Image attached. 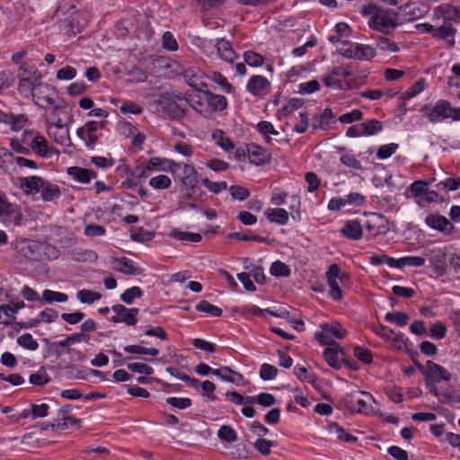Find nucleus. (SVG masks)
<instances>
[{
	"label": "nucleus",
	"instance_id": "1",
	"mask_svg": "<svg viewBox=\"0 0 460 460\" xmlns=\"http://www.w3.org/2000/svg\"><path fill=\"white\" fill-rule=\"evenodd\" d=\"M53 94L54 88L41 83L36 84V89L31 95L35 105L45 111L50 110L49 118L51 119H55L58 115V111L65 108L64 101L55 99Z\"/></svg>",
	"mask_w": 460,
	"mask_h": 460
},
{
	"label": "nucleus",
	"instance_id": "2",
	"mask_svg": "<svg viewBox=\"0 0 460 460\" xmlns=\"http://www.w3.org/2000/svg\"><path fill=\"white\" fill-rule=\"evenodd\" d=\"M420 112L430 123H440L451 119L453 121H460V107L453 108L448 101L438 100L433 106L424 105Z\"/></svg>",
	"mask_w": 460,
	"mask_h": 460
},
{
	"label": "nucleus",
	"instance_id": "3",
	"mask_svg": "<svg viewBox=\"0 0 460 460\" xmlns=\"http://www.w3.org/2000/svg\"><path fill=\"white\" fill-rule=\"evenodd\" d=\"M418 368L426 377L428 383L438 384L441 381L448 382L451 380V374L442 366L428 360L425 366L418 365Z\"/></svg>",
	"mask_w": 460,
	"mask_h": 460
},
{
	"label": "nucleus",
	"instance_id": "4",
	"mask_svg": "<svg viewBox=\"0 0 460 460\" xmlns=\"http://www.w3.org/2000/svg\"><path fill=\"white\" fill-rule=\"evenodd\" d=\"M396 13L383 8L369 18L368 25L372 30L386 32L389 28L396 27Z\"/></svg>",
	"mask_w": 460,
	"mask_h": 460
},
{
	"label": "nucleus",
	"instance_id": "5",
	"mask_svg": "<svg viewBox=\"0 0 460 460\" xmlns=\"http://www.w3.org/2000/svg\"><path fill=\"white\" fill-rule=\"evenodd\" d=\"M426 225L442 234L448 236L456 232L453 223L438 212L429 214L425 218Z\"/></svg>",
	"mask_w": 460,
	"mask_h": 460
},
{
	"label": "nucleus",
	"instance_id": "6",
	"mask_svg": "<svg viewBox=\"0 0 460 460\" xmlns=\"http://www.w3.org/2000/svg\"><path fill=\"white\" fill-rule=\"evenodd\" d=\"M158 106L162 115L169 119H181L185 116V109L170 97H163Z\"/></svg>",
	"mask_w": 460,
	"mask_h": 460
},
{
	"label": "nucleus",
	"instance_id": "7",
	"mask_svg": "<svg viewBox=\"0 0 460 460\" xmlns=\"http://www.w3.org/2000/svg\"><path fill=\"white\" fill-rule=\"evenodd\" d=\"M111 309L116 314L111 322L114 323H124L128 326L136 325L137 323V314L139 309L136 307L127 308L125 305L118 304L114 305Z\"/></svg>",
	"mask_w": 460,
	"mask_h": 460
},
{
	"label": "nucleus",
	"instance_id": "8",
	"mask_svg": "<svg viewBox=\"0 0 460 460\" xmlns=\"http://www.w3.org/2000/svg\"><path fill=\"white\" fill-rule=\"evenodd\" d=\"M181 74L183 75L186 83L197 92H202L207 87L204 81L205 74L199 68L190 66L182 69Z\"/></svg>",
	"mask_w": 460,
	"mask_h": 460
},
{
	"label": "nucleus",
	"instance_id": "9",
	"mask_svg": "<svg viewBox=\"0 0 460 460\" xmlns=\"http://www.w3.org/2000/svg\"><path fill=\"white\" fill-rule=\"evenodd\" d=\"M98 130L97 121H88L83 127L79 128L76 131L78 137H80L90 149H93L97 143L99 137L96 134Z\"/></svg>",
	"mask_w": 460,
	"mask_h": 460
},
{
	"label": "nucleus",
	"instance_id": "10",
	"mask_svg": "<svg viewBox=\"0 0 460 460\" xmlns=\"http://www.w3.org/2000/svg\"><path fill=\"white\" fill-rule=\"evenodd\" d=\"M362 396H367V393L356 391L343 396L341 403L351 412H361L366 407V401Z\"/></svg>",
	"mask_w": 460,
	"mask_h": 460
},
{
	"label": "nucleus",
	"instance_id": "11",
	"mask_svg": "<svg viewBox=\"0 0 460 460\" xmlns=\"http://www.w3.org/2000/svg\"><path fill=\"white\" fill-rule=\"evenodd\" d=\"M19 84L18 91L21 94H33L36 89V84H41V75L39 71L34 67L32 70L31 76H23V75H18Z\"/></svg>",
	"mask_w": 460,
	"mask_h": 460
},
{
	"label": "nucleus",
	"instance_id": "12",
	"mask_svg": "<svg viewBox=\"0 0 460 460\" xmlns=\"http://www.w3.org/2000/svg\"><path fill=\"white\" fill-rule=\"evenodd\" d=\"M372 330L378 335L390 340L391 348L401 350L402 348V340L400 338V332H396L394 328L388 325H380L379 327H373Z\"/></svg>",
	"mask_w": 460,
	"mask_h": 460
},
{
	"label": "nucleus",
	"instance_id": "13",
	"mask_svg": "<svg viewBox=\"0 0 460 460\" xmlns=\"http://www.w3.org/2000/svg\"><path fill=\"white\" fill-rule=\"evenodd\" d=\"M247 155L251 163L261 165L270 162L271 154L256 144L247 145Z\"/></svg>",
	"mask_w": 460,
	"mask_h": 460
},
{
	"label": "nucleus",
	"instance_id": "14",
	"mask_svg": "<svg viewBox=\"0 0 460 460\" xmlns=\"http://www.w3.org/2000/svg\"><path fill=\"white\" fill-rule=\"evenodd\" d=\"M247 90L253 95H262L268 92L270 84L269 80L261 75H252L247 83Z\"/></svg>",
	"mask_w": 460,
	"mask_h": 460
},
{
	"label": "nucleus",
	"instance_id": "15",
	"mask_svg": "<svg viewBox=\"0 0 460 460\" xmlns=\"http://www.w3.org/2000/svg\"><path fill=\"white\" fill-rule=\"evenodd\" d=\"M67 174L71 176L75 181L87 184L91 180L97 177L96 172L79 166H71L67 169Z\"/></svg>",
	"mask_w": 460,
	"mask_h": 460
},
{
	"label": "nucleus",
	"instance_id": "16",
	"mask_svg": "<svg viewBox=\"0 0 460 460\" xmlns=\"http://www.w3.org/2000/svg\"><path fill=\"white\" fill-rule=\"evenodd\" d=\"M204 101L207 108L211 111H221L226 108L227 102L225 96L214 94L210 91L204 92Z\"/></svg>",
	"mask_w": 460,
	"mask_h": 460
},
{
	"label": "nucleus",
	"instance_id": "17",
	"mask_svg": "<svg viewBox=\"0 0 460 460\" xmlns=\"http://www.w3.org/2000/svg\"><path fill=\"white\" fill-rule=\"evenodd\" d=\"M427 7L420 2H410L404 4V21L410 22L422 17Z\"/></svg>",
	"mask_w": 460,
	"mask_h": 460
},
{
	"label": "nucleus",
	"instance_id": "18",
	"mask_svg": "<svg viewBox=\"0 0 460 460\" xmlns=\"http://www.w3.org/2000/svg\"><path fill=\"white\" fill-rule=\"evenodd\" d=\"M216 48L221 59L228 63H234V59L237 58L231 42L223 38L217 40Z\"/></svg>",
	"mask_w": 460,
	"mask_h": 460
},
{
	"label": "nucleus",
	"instance_id": "19",
	"mask_svg": "<svg viewBox=\"0 0 460 460\" xmlns=\"http://www.w3.org/2000/svg\"><path fill=\"white\" fill-rule=\"evenodd\" d=\"M435 13L447 21L460 20V6L443 4L436 7Z\"/></svg>",
	"mask_w": 460,
	"mask_h": 460
},
{
	"label": "nucleus",
	"instance_id": "20",
	"mask_svg": "<svg viewBox=\"0 0 460 460\" xmlns=\"http://www.w3.org/2000/svg\"><path fill=\"white\" fill-rule=\"evenodd\" d=\"M213 375L220 377L222 380L232 384H238L243 379L242 374L233 370L229 367H222L217 369H214Z\"/></svg>",
	"mask_w": 460,
	"mask_h": 460
},
{
	"label": "nucleus",
	"instance_id": "21",
	"mask_svg": "<svg viewBox=\"0 0 460 460\" xmlns=\"http://www.w3.org/2000/svg\"><path fill=\"white\" fill-rule=\"evenodd\" d=\"M44 181L39 176H31L22 179L21 188L24 190L25 194H34L40 191L43 187Z\"/></svg>",
	"mask_w": 460,
	"mask_h": 460
},
{
	"label": "nucleus",
	"instance_id": "22",
	"mask_svg": "<svg viewBox=\"0 0 460 460\" xmlns=\"http://www.w3.org/2000/svg\"><path fill=\"white\" fill-rule=\"evenodd\" d=\"M456 30L451 24H445L435 28L433 37L447 41L451 47L455 45Z\"/></svg>",
	"mask_w": 460,
	"mask_h": 460
},
{
	"label": "nucleus",
	"instance_id": "23",
	"mask_svg": "<svg viewBox=\"0 0 460 460\" xmlns=\"http://www.w3.org/2000/svg\"><path fill=\"white\" fill-rule=\"evenodd\" d=\"M341 234L350 240H359L362 237V227L356 220H350L345 223L341 230Z\"/></svg>",
	"mask_w": 460,
	"mask_h": 460
},
{
	"label": "nucleus",
	"instance_id": "24",
	"mask_svg": "<svg viewBox=\"0 0 460 460\" xmlns=\"http://www.w3.org/2000/svg\"><path fill=\"white\" fill-rule=\"evenodd\" d=\"M113 262H117L119 266L116 267L119 272L127 275H141L143 273V270L139 267H136L133 265L132 261L126 257H122L120 259L113 258Z\"/></svg>",
	"mask_w": 460,
	"mask_h": 460
},
{
	"label": "nucleus",
	"instance_id": "25",
	"mask_svg": "<svg viewBox=\"0 0 460 460\" xmlns=\"http://www.w3.org/2000/svg\"><path fill=\"white\" fill-rule=\"evenodd\" d=\"M204 89L202 92H198L196 94H190L186 93L185 100L194 110L201 114L208 112V108L205 107L206 102L204 101Z\"/></svg>",
	"mask_w": 460,
	"mask_h": 460
},
{
	"label": "nucleus",
	"instance_id": "26",
	"mask_svg": "<svg viewBox=\"0 0 460 460\" xmlns=\"http://www.w3.org/2000/svg\"><path fill=\"white\" fill-rule=\"evenodd\" d=\"M429 183L427 181L419 180L414 181L406 192V196L408 198H414L416 203L420 207L421 202L420 199H422L424 193L426 191Z\"/></svg>",
	"mask_w": 460,
	"mask_h": 460
},
{
	"label": "nucleus",
	"instance_id": "27",
	"mask_svg": "<svg viewBox=\"0 0 460 460\" xmlns=\"http://www.w3.org/2000/svg\"><path fill=\"white\" fill-rule=\"evenodd\" d=\"M52 120V126L58 129V131L54 133L55 141L63 146H69L68 142H70V138L68 136V129L61 125V119H59L58 115L55 119Z\"/></svg>",
	"mask_w": 460,
	"mask_h": 460
},
{
	"label": "nucleus",
	"instance_id": "28",
	"mask_svg": "<svg viewBox=\"0 0 460 460\" xmlns=\"http://www.w3.org/2000/svg\"><path fill=\"white\" fill-rule=\"evenodd\" d=\"M265 215L270 222L279 225H285L288 220V213L284 208H268Z\"/></svg>",
	"mask_w": 460,
	"mask_h": 460
},
{
	"label": "nucleus",
	"instance_id": "29",
	"mask_svg": "<svg viewBox=\"0 0 460 460\" xmlns=\"http://www.w3.org/2000/svg\"><path fill=\"white\" fill-rule=\"evenodd\" d=\"M173 166H179V164L173 161L159 157H151L146 164V168L150 171L155 169H161L164 171L167 169H172Z\"/></svg>",
	"mask_w": 460,
	"mask_h": 460
},
{
	"label": "nucleus",
	"instance_id": "30",
	"mask_svg": "<svg viewBox=\"0 0 460 460\" xmlns=\"http://www.w3.org/2000/svg\"><path fill=\"white\" fill-rule=\"evenodd\" d=\"M422 199H420L421 202L420 207H425L429 203L439 202L442 203L446 200L445 195L441 192V190H429V186L426 189Z\"/></svg>",
	"mask_w": 460,
	"mask_h": 460
},
{
	"label": "nucleus",
	"instance_id": "31",
	"mask_svg": "<svg viewBox=\"0 0 460 460\" xmlns=\"http://www.w3.org/2000/svg\"><path fill=\"white\" fill-rule=\"evenodd\" d=\"M41 198L44 201H51L60 196V190L58 185L44 181L41 187Z\"/></svg>",
	"mask_w": 460,
	"mask_h": 460
},
{
	"label": "nucleus",
	"instance_id": "32",
	"mask_svg": "<svg viewBox=\"0 0 460 460\" xmlns=\"http://www.w3.org/2000/svg\"><path fill=\"white\" fill-rule=\"evenodd\" d=\"M31 149L40 156L45 157L49 149L48 141L43 136L36 135L31 142Z\"/></svg>",
	"mask_w": 460,
	"mask_h": 460
},
{
	"label": "nucleus",
	"instance_id": "33",
	"mask_svg": "<svg viewBox=\"0 0 460 460\" xmlns=\"http://www.w3.org/2000/svg\"><path fill=\"white\" fill-rule=\"evenodd\" d=\"M169 236L176 240L188 241L192 243H199L202 239V236L199 234L183 232L177 228L173 229L169 234Z\"/></svg>",
	"mask_w": 460,
	"mask_h": 460
},
{
	"label": "nucleus",
	"instance_id": "34",
	"mask_svg": "<svg viewBox=\"0 0 460 460\" xmlns=\"http://www.w3.org/2000/svg\"><path fill=\"white\" fill-rule=\"evenodd\" d=\"M435 187L447 194L449 190H456L460 188V178L448 177L439 181Z\"/></svg>",
	"mask_w": 460,
	"mask_h": 460
},
{
	"label": "nucleus",
	"instance_id": "35",
	"mask_svg": "<svg viewBox=\"0 0 460 460\" xmlns=\"http://www.w3.org/2000/svg\"><path fill=\"white\" fill-rule=\"evenodd\" d=\"M323 358L328 365L334 368L340 369L341 367V358L339 359L338 350L335 348H327L323 351Z\"/></svg>",
	"mask_w": 460,
	"mask_h": 460
},
{
	"label": "nucleus",
	"instance_id": "36",
	"mask_svg": "<svg viewBox=\"0 0 460 460\" xmlns=\"http://www.w3.org/2000/svg\"><path fill=\"white\" fill-rule=\"evenodd\" d=\"M333 118H334V115H333L332 110L327 108L318 117L314 118L313 128L314 129L324 128L331 123V121L333 119Z\"/></svg>",
	"mask_w": 460,
	"mask_h": 460
},
{
	"label": "nucleus",
	"instance_id": "37",
	"mask_svg": "<svg viewBox=\"0 0 460 460\" xmlns=\"http://www.w3.org/2000/svg\"><path fill=\"white\" fill-rule=\"evenodd\" d=\"M359 127L362 128L363 136H371L382 130V123L376 119H369L362 122Z\"/></svg>",
	"mask_w": 460,
	"mask_h": 460
},
{
	"label": "nucleus",
	"instance_id": "38",
	"mask_svg": "<svg viewBox=\"0 0 460 460\" xmlns=\"http://www.w3.org/2000/svg\"><path fill=\"white\" fill-rule=\"evenodd\" d=\"M181 430L183 433H190L189 435L184 437V438L187 440V442L190 446H197L198 445V442L199 441L198 437H201L202 438H206V437H207L206 435L203 434V432L192 430L190 426L187 423H183L181 425Z\"/></svg>",
	"mask_w": 460,
	"mask_h": 460
},
{
	"label": "nucleus",
	"instance_id": "39",
	"mask_svg": "<svg viewBox=\"0 0 460 460\" xmlns=\"http://www.w3.org/2000/svg\"><path fill=\"white\" fill-rule=\"evenodd\" d=\"M76 297L82 304L91 305L94 301L101 299L102 295L90 289H82L76 293Z\"/></svg>",
	"mask_w": 460,
	"mask_h": 460
},
{
	"label": "nucleus",
	"instance_id": "40",
	"mask_svg": "<svg viewBox=\"0 0 460 460\" xmlns=\"http://www.w3.org/2000/svg\"><path fill=\"white\" fill-rule=\"evenodd\" d=\"M68 299V296L65 293H60L49 289H46L42 293L41 300L51 304L53 302L63 303Z\"/></svg>",
	"mask_w": 460,
	"mask_h": 460
},
{
	"label": "nucleus",
	"instance_id": "41",
	"mask_svg": "<svg viewBox=\"0 0 460 460\" xmlns=\"http://www.w3.org/2000/svg\"><path fill=\"white\" fill-rule=\"evenodd\" d=\"M216 143L225 151H230L234 149V145L228 137L226 136L222 130H217L212 135Z\"/></svg>",
	"mask_w": 460,
	"mask_h": 460
},
{
	"label": "nucleus",
	"instance_id": "42",
	"mask_svg": "<svg viewBox=\"0 0 460 460\" xmlns=\"http://www.w3.org/2000/svg\"><path fill=\"white\" fill-rule=\"evenodd\" d=\"M196 310L199 312L208 314L215 317H219L223 314V311L221 308L210 304L209 302H208L206 300L200 301L196 305Z\"/></svg>",
	"mask_w": 460,
	"mask_h": 460
},
{
	"label": "nucleus",
	"instance_id": "43",
	"mask_svg": "<svg viewBox=\"0 0 460 460\" xmlns=\"http://www.w3.org/2000/svg\"><path fill=\"white\" fill-rule=\"evenodd\" d=\"M322 329L327 332L332 333L338 339H343L347 335V331L338 322H332L331 323H323Z\"/></svg>",
	"mask_w": 460,
	"mask_h": 460
},
{
	"label": "nucleus",
	"instance_id": "44",
	"mask_svg": "<svg viewBox=\"0 0 460 460\" xmlns=\"http://www.w3.org/2000/svg\"><path fill=\"white\" fill-rule=\"evenodd\" d=\"M244 62L253 67L261 66L264 64V57L252 50H247L243 53Z\"/></svg>",
	"mask_w": 460,
	"mask_h": 460
},
{
	"label": "nucleus",
	"instance_id": "45",
	"mask_svg": "<svg viewBox=\"0 0 460 460\" xmlns=\"http://www.w3.org/2000/svg\"><path fill=\"white\" fill-rule=\"evenodd\" d=\"M217 437L220 440L229 443L237 440V434L235 430L228 425H223L219 428Z\"/></svg>",
	"mask_w": 460,
	"mask_h": 460
},
{
	"label": "nucleus",
	"instance_id": "46",
	"mask_svg": "<svg viewBox=\"0 0 460 460\" xmlns=\"http://www.w3.org/2000/svg\"><path fill=\"white\" fill-rule=\"evenodd\" d=\"M143 296V291L139 287H132L125 290L120 295V299L127 305H131L135 298H139Z\"/></svg>",
	"mask_w": 460,
	"mask_h": 460
},
{
	"label": "nucleus",
	"instance_id": "47",
	"mask_svg": "<svg viewBox=\"0 0 460 460\" xmlns=\"http://www.w3.org/2000/svg\"><path fill=\"white\" fill-rule=\"evenodd\" d=\"M29 381L33 385H44L50 381V377L45 367H41L37 373L30 376Z\"/></svg>",
	"mask_w": 460,
	"mask_h": 460
},
{
	"label": "nucleus",
	"instance_id": "48",
	"mask_svg": "<svg viewBox=\"0 0 460 460\" xmlns=\"http://www.w3.org/2000/svg\"><path fill=\"white\" fill-rule=\"evenodd\" d=\"M270 273L275 277H289L291 270L286 263L276 261L271 264Z\"/></svg>",
	"mask_w": 460,
	"mask_h": 460
},
{
	"label": "nucleus",
	"instance_id": "49",
	"mask_svg": "<svg viewBox=\"0 0 460 460\" xmlns=\"http://www.w3.org/2000/svg\"><path fill=\"white\" fill-rule=\"evenodd\" d=\"M425 87L426 80L424 78H419L407 92H404V101L417 96Z\"/></svg>",
	"mask_w": 460,
	"mask_h": 460
},
{
	"label": "nucleus",
	"instance_id": "50",
	"mask_svg": "<svg viewBox=\"0 0 460 460\" xmlns=\"http://www.w3.org/2000/svg\"><path fill=\"white\" fill-rule=\"evenodd\" d=\"M339 53L347 58H358L357 44L350 41H343L342 47L339 49Z\"/></svg>",
	"mask_w": 460,
	"mask_h": 460
},
{
	"label": "nucleus",
	"instance_id": "51",
	"mask_svg": "<svg viewBox=\"0 0 460 460\" xmlns=\"http://www.w3.org/2000/svg\"><path fill=\"white\" fill-rule=\"evenodd\" d=\"M257 128L261 135L266 137V142L268 144L271 143V138L268 136L269 134H271L274 136L279 135V132L277 130H275L272 123H270L269 121L259 122V124L257 125Z\"/></svg>",
	"mask_w": 460,
	"mask_h": 460
},
{
	"label": "nucleus",
	"instance_id": "52",
	"mask_svg": "<svg viewBox=\"0 0 460 460\" xmlns=\"http://www.w3.org/2000/svg\"><path fill=\"white\" fill-rule=\"evenodd\" d=\"M171 182V179L168 176L161 174L151 178L149 185L154 189L164 190L170 187Z\"/></svg>",
	"mask_w": 460,
	"mask_h": 460
},
{
	"label": "nucleus",
	"instance_id": "53",
	"mask_svg": "<svg viewBox=\"0 0 460 460\" xmlns=\"http://www.w3.org/2000/svg\"><path fill=\"white\" fill-rule=\"evenodd\" d=\"M273 446V441L262 438H258L253 444L254 448L263 456H269Z\"/></svg>",
	"mask_w": 460,
	"mask_h": 460
},
{
	"label": "nucleus",
	"instance_id": "54",
	"mask_svg": "<svg viewBox=\"0 0 460 460\" xmlns=\"http://www.w3.org/2000/svg\"><path fill=\"white\" fill-rule=\"evenodd\" d=\"M17 343L27 349L36 350L39 347L38 342L32 338L31 334L24 333L17 339Z\"/></svg>",
	"mask_w": 460,
	"mask_h": 460
},
{
	"label": "nucleus",
	"instance_id": "55",
	"mask_svg": "<svg viewBox=\"0 0 460 460\" xmlns=\"http://www.w3.org/2000/svg\"><path fill=\"white\" fill-rule=\"evenodd\" d=\"M230 195L234 199L245 200L250 196V191L247 188L240 185H232L229 187Z\"/></svg>",
	"mask_w": 460,
	"mask_h": 460
},
{
	"label": "nucleus",
	"instance_id": "56",
	"mask_svg": "<svg viewBox=\"0 0 460 460\" xmlns=\"http://www.w3.org/2000/svg\"><path fill=\"white\" fill-rule=\"evenodd\" d=\"M27 141L25 138H13L10 142V146L13 151L22 154V155H30L31 149L26 146Z\"/></svg>",
	"mask_w": 460,
	"mask_h": 460
},
{
	"label": "nucleus",
	"instance_id": "57",
	"mask_svg": "<svg viewBox=\"0 0 460 460\" xmlns=\"http://www.w3.org/2000/svg\"><path fill=\"white\" fill-rule=\"evenodd\" d=\"M354 356L365 364H370L373 360V355L370 349L360 346L354 348Z\"/></svg>",
	"mask_w": 460,
	"mask_h": 460
},
{
	"label": "nucleus",
	"instance_id": "58",
	"mask_svg": "<svg viewBox=\"0 0 460 460\" xmlns=\"http://www.w3.org/2000/svg\"><path fill=\"white\" fill-rule=\"evenodd\" d=\"M294 373L299 380L308 382L309 384L312 385H314L317 378L315 375L309 374L306 367H305L296 366L294 368Z\"/></svg>",
	"mask_w": 460,
	"mask_h": 460
},
{
	"label": "nucleus",
	"instance_id": "59",
	"mask_svg": "<svg viewBox=\"0 0 460 460\" xmlns=\"http://www.w3.org/2000/svg\"><path fill=\"white\" fill-rule=\"evenodd\" d=\"M128 368L132 372L142 374L145 376H151L154 373V369L145 363H129L128 364Z\"/></svg>",
	"mask_w": 460,
	"mask_h": 460
},
{
	"label": "nucleus",
	"instance_id": "60",
	"mask_svg": "<svg viewBox=\"0 0 460 460\" xmlns=\"http://www.w3.org/2000/svg\"><path fill=\"white\" fill-rule=\"evenodd\" d=\"M358 50V58L359 60L362 59H370L376 56V50L369 45H362L357 44Z\"/></svg>",
	"mask_w": 460,
	"mask_h": 460
},
{
	"label": "nucleus",
	"instance_id": "61",
	"mask_svg": "<svg viewBox=\"0 0 460 460\" xmlns=\"http://www.w3.org/2000/svg\"><path fill=\"white\" fill-rule=\"evenodd\" d=\"M27 121H28V119H27L26 115H24V114H19V115L11 114L10 119H9V124L11 125V128L13 131H18L25 126Z\"/></svg>",
	"mask_w": 460,
	"mask_h": 460
},
{
	"label": "nucleus",
	"instance_id": "62",
	"mask_svg": "<svg viewBox=\"0 0 460 460\" xmlns=\"http://www.w3.org/2000/svg\"><path fill=\"white\" fill-rule=\"evenodd\" d=\"M398 146H399L394 143L384 145L378 148L376 152V156L379 159H387L393 155V154L397 150Z\"/></svg>",
	"mask_w": 460,
	"mask_h": 460
},
{
	"label": "nucleus",
	"instance_id": "63",
	"mask_svg": "<svg viewBox=\"0 0 460 460\" xmlns=\"http://www.w3.org/2000/svg\"><path fill=\"white\" fill-rule=\"evenodd\" d=\"M446 334L447 327L441 322L435 323L429 330V335L436 340L443 339L446 336Z\"/></svg>",
	"mask_w": 460,
	"mask_h": 460
},
{
	"label": "nucleus",
	"instance_id": "64",
	"mask_svg": "<svg viewBox=\"0 0 460 460\" xmlns=\"http://www.w3.org/2000/svg\"><path fill=\"white\" fill-rule=\"evenodd\" d=\"M278 369L270 364H263L260 370V376L262 380H272L276 377Z\"/></svg>",
	"mask_w": 460,
	"mask_h": 460
}]
</instances>
